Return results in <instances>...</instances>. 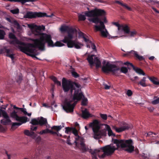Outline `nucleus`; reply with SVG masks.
Segmentation results:
<instances>
[{
    "mask_svg": "<svg viewBox=\"0 0 159 159\" xmlns=\"http://www.w3.org/2000/svg\"><path fill=\"white\" fill-rule=\"evenodd\" d=\"M12 54H7L6 56L11 58L12 61H13L14 59V56L15 54L12 53Z\"/></svg>",
    "mask_w": 159,
    "mask_h": 159,
    "instance_id": "47",
    "label": "nucleus"
},
{
    "mask_svg": "<svg viewBox=\"0 0 159 159\" xmlns=\"http://www.w3.org/2000/svg\"><path fill=\"white\" fill-rule=\"evenodd\" d=\"M13 108L14 109H16L17 110H19L22 112L25 115H26L27 114V112L26 111V109L25 108H19L17 107H16V106L14 105L13 106Z\"/></svg>",
    "mask_w": 159,
    "mask_h": 159,
    "instance_id": "28",
    "label": "nucleus"
},
{
    "mask_svg": "<svg viewBox=\"0 0 159 159\" xmlns=\"http://www.w3.org/2000/svg\"><path fill=\"white\" fill-rule=\"evenodd\" d=\"M51 79L52 80L54 83H55L57 80V78L54 76H51Z\"/></svg>",
    "mask_w": 159,
    "mask_h": 159,
    "instance_id": "59",
    "label": "nucleus"
},
{
    "mask_svg": "<svg viewBox=\"0 0 159 159\" xmlns=\"http://www.w3.org/2000/svg\"><path fill=\"white\" fill-rule=\"evenodd\" d=\"M148 109L150 112L154 110V108L153 107H148Z\"/></svg>",
    "mask_w": 159,
    "mask_h": 159,
    "instance_id": "63",
    "label": "nucleus"
},
{
    "mask_svg": "<svg viewBox=\"0 0 159 159\" xmlns=\"http://www.w3.org/2000/svg\"><path fill=\"white\" fill-rule=\"evenodd\" d=\"M105 61L103 62V65L102 68V71L105 73L111 72L115 75L120 70V68L116 65L110 63L109 62L105 64Z\"/></svg>",
    "mask_w": 159,
    "mask_h": 159,
    "instance_id": "7",
    "label": "nucleus"
},
{
    "mask_svg": "<svg viewBox=\"0 0 159 159\" xmlns=\"http://www.w3.org/2000/svg\"><path fill=\"white\" fill-rule=\"evenodd\" d=\"M123 56H128L129 57L134 56L137 59L140 61L143 60L144 59V58L143 56L139 55L137 52L133 50L127 52V53L124 54Z\"/></svg>",
    "mask_w": 159,
    "mask_h": 159,
    "instance_id": "13",
    "label": "nucleus"
},
{
    "mask_svg": "<svg viewBox=\"0 0 159 159\" xmlns=\"http://www.w3.org/2000/svg\"><path fill=\"white\" fill-rule=\"evenodd\" d=\"M113 129L117 132L118 133L124 131V130L123 129L121 126H120V128H117L116 127L114 126L113 127Z\"/></svg>",
    "mask_w": 159,
    "mask_h": 159,
    "instance_id": "38",
    "label": "nucleus"
},
{
    "mask_svg": "<svg viewBox=\"0 0 159 159\" xmlns=\"http://www.w3.org/2000/svg\"><path fill=\"white\" fill-rule=\"evenodd\" d=\"M62 87L65 92H67L70 90L71 94L73 90L75 89L73 82L71 81L66 80L64 78H63L62 80Z\"/></svg>",
    "mask_w": 159,
    "mask_h": 159,
    "instance_id": "10",
    "label": "nucleus"
},
{
    "mask_svg": "<svg viewBox=\"0 0 159 159\" xmlns=\"http://www.w3.org/2000/svg\"><path fill=\"white\" fill-rule=\"evenodd\" d=\"M62 128L61 125L53 126L52 127L51 129L53 130H56L57 132L60 131Z\"/></svg>",
    "mask_w": 159,
    "mask_h": 159,
    "instance_id": "35",
    "label": "nucleus"
},
{
    "mask_svg": "<svg viewBox=\"0 0 159 159\" xmlns=\"http://www.w3.org/2000/svg\"><path fill=\"white\" fill-rule=\"evenodd\" d=\"M11 44H18V48L22 52L29 55L31 53H34L35 51L34 49L30 48L29 43L26 44L19 41L16 38L10 41Z\"/></svg>",
    "mask_w": 159,
    "mask_h": 159,
    "instance_id": "6",
    "label": "nucleus"
},
{
    "mask_svg": "<svg viewBox=\"0 0 159 159\" xmlns=\"http://www.w3.org/2000/svg\"><path fill=\"white\" fill-rule=\"evenodd\" d=\"M104 89H110L111 86H108L106 84H104Z\"/></svg>",
    "mask_w": 159,
    "mask_h": 159,
    "instance_id": "62",
    "label": "nucleus"
},
{
    "mask_svg": "<svg viewBox=\"0 0 159 159\" xmlns=\"http://www.w3.org/2000/svg\"><path fill=\"white\" fill-rule=\"evenodd\" d=\"M49 129H45L43 130L39 133V134L42 135L49 133Z\"/></svg>",
    "mask_w": 159,
    "mask_h": 159,
    "instance_id": "40",
    "label": "nucleus"
},
{
    "mask_svg": "<svg viewBox=\"0 0 159 159\" xmlns=\"http://www.w3.org/2000/svg\"><path fill=\"white\" fill-rule=\"evenodd\" d=\"M12 54H7L6 56L11 58L12 61H13L14 59V56L15 54L12 53Z\"/></svg>",
    "mask_w": 159,
    "mask_h": 159,
    "instance_id": "46",
    "label": "nucleus"
},
{
    "mask_svg": "<svg viewBox=\"0 0 159 159\" xmlns=\"http://www.w3.org/2000/svg\"><path fill=\"white\" fill-rule=\"evenodd\" d=\"M113 23L114 25L118 27V29L119 30L121 29V27L122 25H120L118 23L115 22H113Z\"/></svg>",
    "mask_w": 159,
    "mask_h": 159,
    "instance_id": "56",
    "label": "nucleus"
},
{
    "mask_svg": "<svg viewBox=\"0 0 159 159\" xmlns=\"http://www.w3.org/2000/svg\"><path fill=\"white\" fill-rule=\"evenodd\" d=\"M83 98H82V101L81 102V104L83 106H85L87 105L88 99L87 98L84 97H83Z\"/></svg>",
    "mask_w": 159,
    "mask_h": 159,
    "instance_id": "36",
    "label": "nucleus"
},
{
    "mask_svg": "<svg viewBox=\"0 0 159 159\" xmlns=\"http://www.w3.org/2000/svg\"><path fill=\"white\" fill-rule=\"evenodd\" d=\"M94 62L96 64V68L98 69L101 67V62L97 57H95L94 58Z\"/></svg>",
    "mask_w": 159,
    "mask_h": 159,
    "instance_id": "25",
    "label": "nucleus"
},
{
    "mask_svg": "<svg viewBox=\"0 0 159 159\" xmlns=\"http://www.w3.org/2000/svg\"><path fill=\"white\" fill-rule=\"evenodd\" d=\"M121 29L123 30L125 33L127 34H129V33L130 30L129 27L127 25H125L124 26L122 25Z\"/></svg>",
    "mask_w": 159,
    "mask_h": 159,
    "instance_id": "24",
    "label": "nucleus"
},
{
    "mask_svg": "<svg viewBox=\"0 0 159 159\" xmlns=\"http://www.w3.org/2000/svg\"><path fill=\"white\" fill-rule=\"evenodd\" d=\"M87 11H85L84 12L85 15H82V14H80L78 16V18L79 20L80 21H84L85 20L86 18L85 16H86L85 15V13Z\"/></svg>",
    "mask_w": 159,
    "mask_h": 159,
    "instance_id": "34",
    "label": "nucleus"
},
{
    "mask_svg": "<svg viewBox=\"0 0 159 159\" xmlns=\"http://www.w3.org/2000/svg\"><path fill=\"white\" fill-rule=\"evenodd\" d=\"M153 134L154 135H156L157 134V133L150 132L147 133V136L150 137H153L152 135Z\"/></svg>",
    "mask_w": 159,
    "mask_h": 159,
    "instance_id": "53",
    "label": "nucleus"
},
{
    "mask_svg": "<svg viewBox=\"0 0 159 159\" xmlns=\"http://www.w3.org/2000/svg\"><path fill=\"white\" fill-rule=\"evenodd\" d=\"M93 57V55H89L87 59L88 62L91 65H93L94 63Z\"/></svg>",
    "mask_w": 159,
    "mask_h": 159,
    "instance_id": "27",
    "label": "nucleus"
},
{
    "mask_svg": "<svg viewBox=\"0 0 159 159\" xmlns=\"http://www.w3.org/2000/svg\"><path fill=\"white\" fill-rule=\"evenodd\" d=\"M22 80V76L21 74L19 75L17 77L16 79V81L17 83L20 84L21 83V81Z\"/></svg>",
    "mask_w": 159,
    "mask_h": 159,
    "instance_id": "42",
    "label": "nucleus"
},
{
    "mask_svg": "<svg viewBox=\"0 0 159 159\" xmlns=\"http://www.w3.org/2000/svg\"><path fill=\"white\" fill-rule=\"evenodd\" d=\"M133 69L138 74L140 75H145V73L141 69L138 67H136L134 66L133 67Z\"/></svg>",
    "mask_w": 159,
    "mask_h": 159,
    "instance_id": "21",
    "label": "nucleus"
},
{
    "mask_svg": "<svg viewBox=\"0 0 159 159\" xmlns=\"http://www.w3.org/2000/svg\"><path fill=\"white\" fill-rule=\"evenodd\" d=\"M33 125L31 126V130L32 131H36L38 127L37 126H34Z\"/></svg>",
    "mask_w": 159,
    "mask_h": 159,
    "instance_id": "58",
    "label": "nucleus"
},
{
    "mask_svg": "<svg viewBox=\"0 0 159 159\" xmlns=\"http://www.w3.org/2000/svg\"><path fill=\"white\" fill-rule=\"evenodd\" d=\"M36 1L37 0H17V2L21 3L22 4H24L26 2H33Z\"/></svg>",
    "mask_w": 159,
    "mask_h": 159,
    "instance_id": "32",
    "label": "nucleus"
},
{
    "mask_svg": "<svg viewBox=\"0 0 159 159\" xmlns=\"http://www.w3.org/2000/svg\"><path fill=\"white\" fill-rule=\"evenodd\" d=\"M5 131V129L2 125H0V131L4 132Z\"/></svg>",
    "mask_w": 159,
    "mask_h": 159,
    "instance_id": "61",
    "label": "nucleus"
},
{
    "mask_svg": "<svg viewBox=\"0 0 159 159\" xmlns=\"http://www.w3.org/2000/svg\"><path fill=\"white\" fill-rule=\"evenodd\" d=\"M75 143L76 144H77L78 143V141H80V144L81 146L82 147L83 149L84 150H86V147L85 144L84 143V139L83 137H80L79 136H78L77 137H76L75 138Z\"/></svg>",
    "mask_w": 159,
    "mask_h": 159,
    "instance_id": "14",
    "label": "nucleus"
},
{
    "mask_svg": "<svg viewBox=\"0 0 159 159\" xmlns=\"http://www.w3.org/2000/svg\"><path fill=\"white\" fill-rule=\"evenodd\" d=\"M128 71V69L125 67H122L121 68L120 71L123 73H126Z\"/></svg>",
    "mask_w": 159,
    "mask_h": 159,
    "instance_id": "44",
    "label": "nucleus"
},
{
    "mask_svg": "<svg viewBox=\"0 0 159 159\" xmlns=\"http://www.w3.org/2000/svg\"><path fill=\"white\" fill-rule=\"evenodd\" d=\"M105 125L106 126V129L108 131V136H115V134L113 133L110 127L107 124H105Z\"/></svg>",
    "mask_w": 159,
    "mask_h": 159,
    "instance_id": "20",
    "label": "nucleus"
},
{
    "mask_svg": "<svg viewBox=\"0 0 159 159\" xmlns=\"http://www.w3.org/2000/svg\"><path fill=\"white\" fill-rule=\"evenodd\" d=\"M58 86L61 85V82L60 81H58V80L55 83Z\"/></svg>",
    "mask_w": 159,
    "mask_h": 159,
    "instance_id": "64",
    "label": "nucleus"
},
{
    "mask_svg": "<svg viewBox=\"0 0 159 159\" xmlns=\"http://www.w3.org/2000/svg\"><path fill=\"white\" fill-rule=\"evenodd\" d=\"M116 3H118L121 6L124 7L125 8H126V9H127V10L129 11H131L132 10V8L131 7L128 6L125 4L119 1H116Z\"/></svg>",
    "mask_w": 159,
    "mask_h": 159,
    "instance_id": "22",
    "label": "nucleus"
},
{
    "mask_svg": "<svg viewBox=\"0 0 159 159\" xmlns=\"http://www.w3.org/2000/svg\"><path fill=\"white\" fill-rule=\"evenodd\" d=\"M78 34L79 36L83 38L84 39V41L86 42L89 41V39H87L85 37V35H86L84 33H83L82 32L80 31L78 32Z\"/></svg>",
    "mask_w": 159,
    "mask_h": 159,
    "instance_id": "26",
    "label": "nucleus"
},
{
    "mask_svg": "<svg viewBox=\"0 0 159 159\" xmlns=\"http://www.w3.org/2000/svg\"><path fill=\"white\" fill-rule=\"evenodd\" d=\"M6 119L2 120H1V123L5 125H7L9 123L11 122V120L9 118H5Z\"/></svg>",
    "mask_w": 159,
    "mask_h": 159,
    "instance_id": "30",
    "label": "nucleus"
},
{
    "mask_svg": "<svg viewBox=\"0 0 159 159\" xmlns=\"http://www.w3.org/2000/svg\"><path fill=\"white\" fill-rule=\"evenodd\" d=\"M80 91L79 89L75 90L72 100L65 101L63 108L67 113L73 112L74 107L78 101L82 99L83 97H84L83 93L80 92Z\"/></svg>",
    "mask_w": 159,
    "mask_h": 159,
    "instance_id": "5",
    "label": "nucleus"
},
{
    "mask_svg": "<svg viewBox=\"0 0 159 159\" xmlns=\"http://www.w3.org/2000/svg\"><path fill=\"white\" fill-rule=\"evenodd\" d=\"M71 73L72 75L75 78H77L79 76V75L75 71H72Z\"/></svg>",
    "mask_w": 159,
    "mask_h": 159,
    "instance_id": "55",
    "label": "nucleus"
},
{
    "mask_svg": "<svg viewBox=\"0 0 159 159\" xmlns=\"http://www.w3.org/2000/svg\"><path fill=\"white\" fill-rule=\"evenodd\" d=\"M148 78L154 84L158 85L159 84V82L155 80V78L154 77H149L148 76Z\"/></svg>",
    "mask_w": 159,
    "mask_h": 159,
    "instance_id": "29",
    "label": "nucleus"
},
{
    "mask_svg": "<svg viewBox=\"0 0 159 159\" xmlns=\"http://www.w3.org/2000/svg\"><path fill=\"white\" fill-rule=\"evenodd\" d=\"M72 128L67 127L66 128L65 132L66 133H68L69 132H71Z\"/></svg>",
    "mask_w": 159,
    "mask_h": 159,
    "instance_id": "54",
    "label": "nucleus"
},
{
    "mask_svg": "<svg viewBox=\"0 0 159 159\" xmlns=\"http://www.w3.org/2000/svg\"><path fill=\"white\" fill-rule=\"evenodd\" d=\"M5 35L6 33L5 31L2 30L0 29V39H4Z\"/></svg>",
    "mask_w": 159,
    "mask_h": 159,
    "instance_id": "33",
    "label": "nucleus"
},
{
    "mask_svg": "<svg viewBox=\"0 0 159 159\" xmlns=\"http://www.w3.org/2000/svg\"><path fill=\"white\" fill-rule=\"evenodd\" d=\"M52 17V15H47L45 13L28 11L24 16V17L25 18H33L37 17Z\"/></svg>",
    "mask_w": 159,
    "mask_h": 159,
    "instance_id": "11",
    "label": "nucleus"
},
{
    "mask_svg": "<svg viewBox=\"0 0 159 159\" xmlns=\"http://www.w3.org/2000/svg\"><path fill=\"white\" fill-rule=\"evenodd\" d=\"M105 11L103 10L95 9L89 11L85 12V15L87 16L93 18L88 19L90 22L97 24L100 23V25H95V27L97 31H99L102 37H107L108 32L105 28L104 22L102 21L103 20L104 23L107 22L106 18L105 16Z\"/></svg>",
    "mask_w": 159,
    "mask_h": 159,
    "instance_id": "2",
    "label": "nucleus"
},
{
    "mask_svg": "<svg viewBox=\"0 0 159 159\" xmlns=\"http://www.w3.org/2000/svg\"><path fill=\"white\" fill-rule=\"evenodd\" d=\"M10 12L13 14H17L19 13V9L18 8L11 10Z\"/></svg>",
    "mask_w": 159,
    "mask_h": 159,
    "instance_id": "45",
    "label": "nucleus"
},
{
    "mask_svg": "<svg viewBox=\"0 0 159 159\" xmlns=\"http://www.w3.org/2000/svg\"><path fill=\"white\" fill-rule=\"evenodd\" d=\"M24 134L28 136L32 137L33 139L36 136V134L33 131H30L28 130H25L24 131Z\"/></svg>",
    "mask_w": 159,
    "mask_h": 159,
    "instance_id": "18",
    "label": "nucleus"
},
{
    "mask_svg": "<svg viewBox=\"0 0 159 159\" xmlns=\"http://www.w3.org/2000/svg\"><path fill=\"white\" fill-rule=\"evenodd\" d=\"M71 132H72L76 137L79 136L78 135V131L75 128H72Z\"/></svg>",
    "mask_w": 159,
    "mask_h": 159,
    "instance_id": "41",
    "label": "nucleus"
},
{
    "mask_svg": "<svg viewBox=\"0 0 159 159\" xmlns=\"http://www.w3.org/2000/svg\"><path fill=\"white\" fill-rule=\"evenodd\" d=\"M132 94V92L130 90H128L126 94L128 96H131Z\"/></svg>",
    "mask_w": 159,
    "mask_h": 159,
    "instance_id": "57",
    "label": "nucleus"
},
{
    "mask_svg": "<svg viewBox=\"0 0 159 159\" xmlns=\"http://www.w3.org/2000/svg\"><path fill=\"white\" fill-rule=\"evenodd\" d=\"M86 43H89L91 45L92 48L94 50H96V46L94 43H92V41L89 39V41L86 42Z\"/></svg>",
    "mask_w": 159,
    "mask_h": 159,
    "instance_id": "39",
    "label": "nucleus"
},
{
    "mask_svg": "<svg viewBox=\"0 0 159 159\" xmlns=\"http://www.w3.org/2000/svg\"><path fill=\"white\" fill-rule=\"evenodd\" d=\"M36 38H39L38 39H32L31 40L34 42L33 43H29V45L30 48L34 49L35 51L34 53H31L29 56L33 57H36L37 50L36 48H38L41 50H43L45 48V44L47 43L48 46L49 47H53L54 46L61 47L65 45V44L60 42L57 41L54 44L51 39V36L46 33H43L38 36L35 37Z\"/></svg>",
    "mask_w": 159,
    "mask_h": 159,
    "instance_id": "3",
    "label": "nucleus"
},
{
    "mask_svg": "<svg viewBox=\"0 0 159 159\" xmlns=\"http://www.w3.org/2000/svg\"><path fill=\"white\" fill-rule=\"evenodd\" d=\"M2 114L5 118H9V116L7 114V112L3 110H2Z\"/></svg>",
    "mask_w": 159,
    "mask_h": 159,
    "instance_id": "43",
    "label": "nucleus"
},
{
    "mask_svg": "<svg viewBox=\"0 0 159 159\" xmlns=\"http://www.w3.org/2000/svg\"><path fill=\"white\" fill-rule=\"evenodd\" d=\"M137 32L135 30L132 31H130L129 33V35L131 37H134L137 34Z\"/></svg>",
    "mask_w": 159,
    "mask_h": 159,
    "instance_id": "48",
    "label": "nucleus"
},
{
    "mask_svg": "<svg viewBox=\"0 0 159 159\" xmlns=\"http://www.w3.org/2000/svg\"><path fill=\"white\" fill-rule=\"evenodd\" d=\"M124 64L125 65H126L128 66L132 67L133 68V67L134 66L132 63L128 61L125 62L124 63Z\"/></svg>",
    "mask_w": 159,
    "mask_h": 159,
    "instance_id": "50",
    "label": "nucleus"
},
{
    "mask_svg": "<svg viewBox=\"0 0 159 159\" xmlns=\"http://www.w3.org/2000/svg\"><path fill=\"white\" fill-rule=\"evenodd\" d=\"M90 127H92V129L94 133V138L98 139L101 137V132L100 130V127L99 121L95 120L89 125Z\"/></svg>",
    "mask_w": 159,
    "mask_h": 159,
    "instance_id": "9",
    "label": "nucleus"
},
{
    "mask_svg": "<svg viewBox=\"0 0 159 159\" xmlns=\"http://www.w3.org/2000/svg\"><path fill=\"white\" fill-rule=\"evenodd\" d=\"M100 152V150L99 149H95L94 151L91 152V153L92 154L93 158V159H98L97 155V153H98Z\"/></svg>",
    "mask_w": 159,
    "mask_h": 159,
    "instance_id": "23",
    "label": "nucleus"
},
{
    "mask_svg": "<svg viewBox=\"0 0 159 159\" xmlns=\"http://www.w3.org/2000/svg\"><path fill=\"white\" fill-rule=\"evenodd\" d=\"M159 103V97L157 99L154 100L152 102V103L153 105H156Z\"/></svg>",
    "mask_w": 159,
    "mask_h": 159,
    "instance_id": "52",
    "label": "nucleus"
},
{
    "mask_svg": "<svg viewBox=\"0 0 159 159\" xmlns=\"http://www.w3.org/2000/svg\"><path fill=\"white\" fill-rule=\"evenodd\" d=\"M39 125L40 126L46 125L48 124V122L46 118L43 117H39Z\"/></svg>",
    "mask_w": 159,
    "mask_h": 159,
    "instance_id": "16",
    "label": "nucleus"
},
{
    "mask_svg": "<svg viewBox=\"0 0 159 159\" xmlns=\"http://www.w3.org/2000/svg\"><path fill=\"white\" fill-rule=\"evenodd\" d=\"M112 141L114 144H116L117 147L116 148L112 144H110L101 148L100 150H101L103 153L99 156L100 158H104L106 156H111L116 150L120 148L130 153L133 152L134 154L136 155L139 153L138 149H135L134 147L132 145L133 141L132 139L119 140L112 139Z\"/></svg>",
    "mask_w": 159,
    "mask_h": 159,
    "instance_id": "1",
    "label": "nucleus"
},
{
    "mask_svg": "<svg viewBox=\"0 0 159 159\" xmlns=\"http://www.w3.org/2000/svg\"><path fill=\"white\" fill-rule=\"evenodd\" d=\"M11 117L15 119L20 122H14L12 123V127L16 126H19L21 125L23 123H25L27 121L28 118L26 116H20L17 114V112L14 110L11 113Z\"/></svg>",
    "mask_w": 159,
    "mask_h": 159,
    "instance_id": "8",
    "label": "nucleus"
},
{
    "mask_svg": "<svg viewBox=\"0 0 159 159\" xmlns=\"http://www.w3.org/2000/svg\"><path fill=\"white\" fill-rule=\"evenodd\" d=\"M9 38L10 39H16V38L15 35L12 33H10L9 34Z\"/></svg>",
    "mask_w": 159,
    "mask_h": 159,
    "instance_id": "51",
    "label": "nucleus"
},
{
    "mask_svg": "<svg viewBox=\"0 0 159 159\" xmlns=\"http://www.w3.org/2000/svg\"><path fill=\"white\" fill-rule=\"evenodd\" d=\"M82 117L84 119H87L89 117H91L93 116L89 112L87 109L86 108L84 110H82Z\"/></svg>",
    "mask_w": 159,
    "mask_h": 159,
    "instance_id": "15",
    "label": "nucleus"
},
{
    "mask_svg": "<svg viewBox=\"0 0 159 159\" xmlns=\"http://www.w3.org/2000/svg\"><path fill=\"white\" fill-rule=\"evenodd\" d=\"M120 126L124 131L131 129L133 128V126L131 124H127L125 122L122 123Z\"/></svg>",
    "mask_w": 159,
    "mask_h": 159,
    "instance_id": "17",
    "label": "nucleus"
},
{
    "mask_svg": "<svg viewBox=\"0 0 159 159\" xmlns=\"http://www.w3.org/2000/svg\"><path fill=\"white\" fill-rule=\"evenodd\" d=\"M29 26L30 28H31L32 34L35 37L38 36V35H39L43 33L41 32V30H44L45 29V27L43 25H36L34 27L33 25H29Z\"/></svg>",
    "mask_w": 159,
    "mask_h": 159,
    "instance_id": "12",
    "label": "nucleus"
},
{
    "mask_svg": "<svg viewBox=\"0 0 159 159\" xmlns=\"http://www.w3.org/2000/svg\"><path fill=\"white\" fill-rule=\"evenodd\" d=\"M100 116L101 118L104 120H106L107 119V116L106 114H104L100 113Z\"/></svg>",
    "mask_w": 159,
    "mask_h": 159,
    "instance_id": "49",
    "label": "nucleus"
},
{
    "mask_svg": "<svg viewBox=\"0 0 159 159\" xmlns=\"http://www.w3.org/2000/svg\"><path fill=\"white\" fill-rule=\"evenodd\" d=\"M61 32H66L68 35L64 37L61 41L64 43H67V47L69 48L74 47L79 49L83 46V44L76 40H72L73 38V34L77 33V30L75 28L70 27L67 26H62L60 29Z\"/></svg>",
    "mask_w": 159,
    "mask_h": 159,
    "instance_id": "4",
    "label": "nucleus"
},
{
    "mask_svg": "<svg viewBox=\"0 0 159 159\" xmlns=\"http://www.w3.org/2000/svg\"><path fill=\"white\" fill-rule=\"evenodd\" d=\"M49 133H50L53 134H56L57 136H58V134L57 132L54 131H53L50 130L49 131Z\"/></svg>",
    "mask_w": 159,
    "mask_h": 159,
    "instance_id": "60",
    "label": "nucleus"
},
{
    "mask_svg": "<svg viewBox=\"0 0 159 159\" xmlns=\"http://www.w3.org/2000/svg\"><path fill=\"white\" fill-rule=\"evenodd\" d=\"M146 77H144L141 79L139 82L137 83L138 84H139L143 87H146L148 86L146 83Z\"/></svg>",
    "mask_w": 159,
    "mask_h": 159,
    "instance_id": "19",
    "label": "nucleus"
},
{
    "mask_svg": "<svg viewBox=\"0 0 159 159\" xmlns=\"http://www.w3.org/2000/svg\"><path fill=\"white\" fill-rule=\"evenodd\" d=\"M2 49L4 50V52H6L7 54H10V53H13L11 49H7L6 47H4Z\"/></svg>",
    "mask_w": 159,
    "mask_h": 159,
    "instance_id": "37",
    "label": "nucleus"
},
{
    "mask_svg": "<svg viewBox=\"0 0 159 159\" xmlns=\"http://www.w3.org/2000/svg\"><path fill=\"white\" fill-rule=\"evenodd\" d=\"M31 123L33 125H39L38 117L37 119L34 118L32 119Z\"/></svg>",
    "mask_w": 159,
    "mask_h": 159,
    "instance_id": "31",
    "label": "nucleus"
}]
</instances>
